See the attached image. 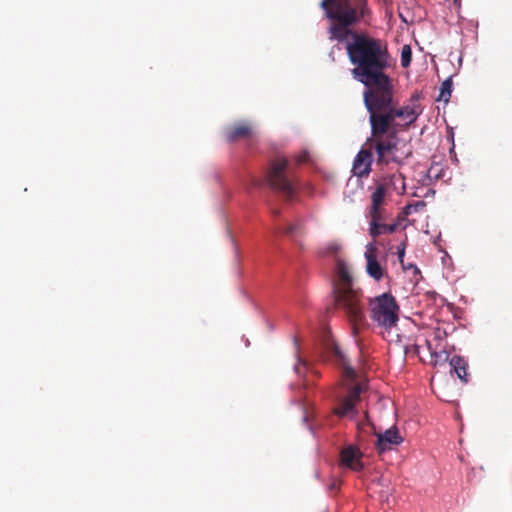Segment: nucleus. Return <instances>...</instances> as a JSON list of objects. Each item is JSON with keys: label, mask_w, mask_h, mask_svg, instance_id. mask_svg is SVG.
Returning <instances> with one entry per match:
<instances>
[{"label": "nucleus", "mask_w": 512, "mask_h": 512, "mask_svg": "<svg viewBox=\"0 0 512 512\" xmlns=\"http://www.w3.org/2000/svg\"><path fill=\"white\" fill-rule=\"evenodd\" d=\"M320 6L330 21L329 39L342 43L351 38L345 48L354 66L352 75L366 86L365 90H379L392 82L385 73L391 66L386 43L353 31L354 26L370 22L372 12L368 0H322Z\"/></svg>", "instance_id": "obj_1"}, {"label": "nucleus", "mask_w": 512, "mask_h": 512, "mask_svg": "<svg viewBox=\"0 0 512 512\" xmlns=\"http://www.w3.org/2000/svg\"><path fill=\"white\" fill-rule=\"evenodd\" d=\"M420 94L415 92L409 99V104L398 107L394 99V86L390 82L379 90H365L363 100L369 113L370 126L375 132L382 133L389 130L401 131L412 125L422 113L417 103Z\"/></svg>", "instance_id": "obj_2"}, {"label": "nucleus", "mask_w": 512, "mask_h": 512, "mask_svg": "<svg viewBox=\"0 0 512 512\" xmlns=\"http://www.w3.org/2000/svg\"><path fill=\"white\" fill-rule=\"evenodd\" d=\"M337 281L334 283L333 294L335 305L342 310L353 325V333H357L358 326L365 321L362 303V292L353 287V279L346 263L338 260L336 263Z\"/></svg>", "instance_id": "obj_3"}, {"label": "nucleus", "mask_w": 512, "mask_h": 512, "mask_svg": "<svg viewBox=\"0 0 512 512\" xmlns=\"http://www.w3.org/2000/svg\"><path fill=\"white\" fill-rule=\"evenodd\" d=\"M398 132L389 130L388 132L377 133L371 127V136L367 139L365 146H370L376 154V163L379 166H387L390 163L398 165L403 163L411 155V151H403L399 147Z\"/></svg>", "instance_id": "obj_4"}, {"label": "nucleus", "mask_w": 512, "mask_h": 512, "mask_svg": "<svg viewBox=\"0 0 512 512\" xmlns=\"http://www.w3.org/2000/svg\"><path fill=\"white\" fill-rule=\"evenodd\" d=\"M368 311L370 319L380 328L391 330L398 323L400 307L389 292L369 299Z\"/></svg>", "instance_id": "obj_5"}, {"label": "nucleus", "mask_w": 512, "mask_h": 512, "mask_svg": "<svg viewBox=\"0 0 512 512\" xmlns=\"http://www.w3.org/2000/svg\"><path fill=\"white\" fill-rule=\"evenodd\" d=\"M266 181L285 200L290 201L294 198L298 187V180L289 169V161L286 158H277L271 163Z\"/></svg>", "instance_id": "obj_6"}, {"label": "nucleus", "mask_w": 512, "mask_h": 512, "mask_svg": "<svg viewBox=\"0 0 512 512\" xmlns=\"http://www.w3.org/2000/svg\"><path fill=\"white\" fill-rule=\"evenodd\" d=\"M363 388L360 383L353 384L346 396L339 399L338 404L333 408V413L341 418L355 415L357 413L355 406L360 400Z\"/></svg>", "instance_id": "obj_7"}, {"label": "nucleus", "mask_w": 512, "mask_h": 512, "mask_svg": "<svg viewBox=\"0 0 512 512\" xmlns=\"http://www.w3.org/2000/svg\"><path fill=\"white\" fill-rule=\"evenodd\" d=\"M447 337V333L442 328H436L432 332V340L426 339L427 348L432 357L433 365H437L440 360H446L448 358L444 348L445 345L442 343Z\"/></svg>", "instance_id": "obj_8"}, {"label": "nucleus", "mask_w": 512, "mask_h": 512, "mask_svg": "<svg viewBox=\"0 0 512 512\" xmlns=\"http://www.w3.org/2000/svg\"><path fill=\"white\" fill-rule=\"evenodd\" d=\"M365 248L366 272L370 277L378 282L383 278L385 269L377 260V247L375 241L368 243Z\"/></svg>", "instance_id": "obj_9"}, {"label": "nucleus", "mask_w": 512, "mask_h": 512, "mask_svg": "<svg viewBox=\"0 0 512 512\" xmlns=\"http://www.w3.org/2000/svg\"><path fill=\"white\" fill-rule=\"evenodd\" d=\"M373 162V154L372 149L370 146H367V148L364 146L356 155L353 166H352V172L357 177H367L371 172V165Z\"/></svg>", "instance_id": "obj_10"}, {"label": "nucleus", "mask_w": 512, "mask_h": 512, "mask_svg": "<svg viewBox=\"0 0 512 512\" xmlns=\"http://www.w3.org/2000/svg\"><path fill=\"white\" fill-rule=\"evenodd\" d=\"M376 449L379 453L391 450L394 446H398L403 442L397 427H391L384 433H377Z\"/></svg>", "instance_id": "obj_11"}, {"label": "nucleus", "mask_w": 512, "mask_h": 512, "mask_svg": "<svg viewBox=\"0 0 512 512\" xmlns=\"http://www.w3.org/2000/svg\"><path fill=\"white\" fill-rule=\"evenodd\" d=\"M361 457L362 453L356 446L353 445H349L348 447L344 448L340 453L342 465L357 472L363 469Z\"/></svg>", "instance_id": "obj_12"}, {"label": "nucleus", "mask_w": 512, "mask_h": 512, "mask_svg": "<svg viewBox=\"0 0 512 512\" xmlns=\"http://www.w3.org/2000/svg\"><path fill=\"white\" fill-rule=\"evenodd\" d=\"M253 126L249 122H239L225 130V138L229 142L249 139L253 136Z\"/></svg>", "instance_id": "obj_13"}, {"label": "nucleus", "mask_w": 512, "mask_h": 512, "mask_svg": "<svg viewBox=\"0 0 512 512\" xmlns=\"http://www.w3.org/2000/svg\"><path fill=\"white\" fill-rule=\"evenodd\" d=\"M450 366L460 380L464 382L468 381V363L463 357L458 355L452 356L450 359Z\"/></svg>", "instance_id": "obj_14"}, {"label": "nucleus", "mask_w": 512, "mask_h": 512, "mask_svg": "<svg viewBox=\"0 0 512 512\" xmlns=\"http://www.w3.org/2000/svg\"><path fill=\"white\" fill-rule=\"evenodd\" d=\"M368 217L370 218L369 222V234L373 233L374 225L380 226L382 223H385L387 220V212L386 209H369Z\"/></svg>", "instance_id": "obj_15"}, {"label": "nucleus", "mask_w": 512, "mask_h": 512, "mask_svg": "<svg viewBox=\"0 0 512 512\" xmlns=\"http://www.w3.org/2000/svg\"><path fill=\"white\" fill-rule=\"evenodd\" d=\"M387 197L389 196L383 192V188H377L375 186V189L371 194V204L369 209H384Z\"/></svg>", "instance_id": "obj_16"}, {"label": "nucleus", "mask_w": 512, "mask_h": 512, "mask_svg": "<svg viewBox=\"0 0 512 512\" xmlns=\"http://www.w3.org/2000/svg\"><path fill=\"white\" fill-rule=\"evenodd\" d=\"M398 221H394L392 223H382L380 226L374 225V231L373 233H370V236L373 239H376L377 237L385 234H393L397 228H398Z\"/></svg>", "instance_id": "obj_17"}, {"label": "nucleus", "mask_w": 512, "mask_h": 512, "mask_svg": "<svg viewBox=\"0 0 512 512\" xmlns=\"http://www.w3.org/2000/svg\"><path fill=\"white\" fill-rule=\"evenodd\" d=\"M375 186L377 188H383V192L386 193L388 196H390L395 189V183H393L391 175L384 176L378 181H376Z\"/></svg>", "instance_id": "obj_18"}, {"label": "nucleus", "mask_w": 512, "mask_h": 512, "mask_svg": "<svg viewBox=\"0 0 512 512\" xmlns=\"http://www.w3.org/2000/svg\"><path fill=\"white\" fill-rule=\"evenodd\" d=\"M391 178H392L393 183H395L394 192H396L397 194H404L405 190H406V186H405V178H404L403 174L400 172H395V173L391 174Z\"/></svg>", "instance_id": "obj_19"}, {"label": "nucleus", "mask_w": 512, "mask_h": 512, "mask_svg": "<svg viewBox=\"0 0 512 512\" xmlns=\"http://www.w3.org/2000/svg\"><path fill=\"white\" fill-rule=\"evenodd\" d=\"M340 250V245L336 241L329 242L322 246L319 249V255L325 257V256H333L338 253Z\"/></svg>", "instance_id": "obj_20"}, {"label": "nucleus", "mask_w": 512, "mask_h": 512, "mask_svg": "<svg viewBox=\"0 0 512 512\" xmlns=\"http://www.w3.org/2000/svg\"><path fill=\"white\" fill-rule=\"evenodd\" d=\"M451 92H452V81L450 79H447L441 84L439 100L448 102L450 99V96H451Z\"/></svg>", "instance_id": "obj_21"}, {"label": "nucleus", "mask_w": 512, "mask_h": 512, "mask_svg": "<svg viewBox=\"0 0 512 512\" xmlns=\"http://www.w3.org/2000/svg\"><path fill=\"white\" fill-rule=\"evenodd\" d=\"M412 51L409 45H404L401 49V66L407 68L411 64Z\"/></svg>", "instance_id": "obj_22"}, {"label": "nucleus", "mask_w": 512, "mask_h": 512, "mask_svg": "<svg viewBox=\"0 0 512 512\" xmlns=\"http://www.w3.org/2000/svg\"><path fill=\"white\" fill-rule=\"evenodd\" d=\"M343 375L347 380L354 381L356 379V372L355 370L349 366L345 365L343 369Z\"/></svg>", "instance_id": "obj_23"}, {"label": "nucleus", "mask_w": 512, "mask_h": 512, "mask_svg": "<svg viewBox=\"0 0 512 512\" xmlns=\"http://www.w3.org/2000/svg\"><path fill=\"white\" fill-rule=\"evenodd\" d=\"M300 224L296 223V224H289L284 230H283V233L286 234V235H294L295 233L298 232V230L300 229Z\"/></svg>", "instance_id": "obj_24"}, {"label": "nucleus", "mask_w": 512, "mask_h": 512, "mask_svg": "<svg viewBox=\"0 0 512 512\" xmlns=\"http://www.w3.org/2000/svg\"><path fill=\"white\" fill-rule=\"evenodd\" d=\"M420 346L418 344H413L411 346L406 345L404 347L405 354L413 353L419 356Z\"/></svg>", "instance_id": "obj_25"}, {"label": "nucleus", "mask_w": 512, "mask_h": 512, "mask_svg": "<svg viewBox=\"0 0 512 512\" xmlns=\"http://www.w3.org/2000/svg\"><path fill=\"white\" fill-rule=\"evenodd\" d=\"M308 159H309V154H308V152L303 151L302 153H300L299 155H297V156L295 157V162H296L297 164H302V163L307 162V161H308Z\"/></svg>", "instance_id": "obj_26"}, {"label": "nucleus", "mask_w": 512, "mask_h": 512, "mask_svg": "<svg viewBox=\"0 0 512 512\" xmlns=\"http://www.w3.org/2000/svg\"><path fill=\"white\" fill-rule=\"evenodd\" d=\"M404 253H405V246H404V244H402L400 247H398V257H399L400 261H402Z\"/></svg>", "instance_id": "obj_27"}, {"label": "nucleus", "mask_w": 512, "mask_h": 512, "mask_svg": "<svg viewBox=\"0 0 512 512\" xmlns=\"http://www.w3.org/2000/svg\"><path fill=\"white\" fill-rule=\"evenodd\" d=\"M272 213H273V215L277 216V215H279V210L274 209V210L272 211Z\"/></svg>", "instance_id": "obj_28"}, {"label": "nucleus", "mask_w": 512, "mask_h": 512, "mask_svg": "<svg viewBox=\"0 0 512 512\" xmlns=\"http://www.w3.org/2000/svg\"><path fill=\"white\" fill-rule=\"evenodd\" d=\"M432 172H433V167H431V168L429 169V171H428V173H429V177H432V176H433V175H432Z\"/></svg>", "instance_id": "obj_29"}, {"label": "nucleus", "mask_w": 512, "mask_h": 512, "mask_svg": "<svg viewBox=\"0 0 512 512\" xmlns=\"http://www.w3.org/2000/svg\"><path fill=\"white\" fill-rule=\"evenodd\" d=\"M456 5H460V0H453Z\"/></svg>", "instance_id": "obj_30"}, {"label": "nucleus", "mask_w": 512, "mask_h": 512, "mask_svg": "<svg viewBox=\"0 0 512 512\" xmlns=\"http://www.w3.org/2000/svg\"><path fill=\"white\" fill-rule=\"evenodd\" d=\"M254 186H260V182L259 181H255L254 182Z\"/></svg>", "instance_id": "obj_31"}, {"label": "nucleus", "mask_w": 512, "mask_h": 512, "mask_svg": "<svg viewBox=\"0 0 512 512\" xmlns=\"http://www.w3.org/2000/svg\"><path fill=\"white\" fill-rule=\"evenodd\" d=\"M296 371L300 373V367H296Z\"/></svg>", "instance_id": "obj_32"}]
</instances>
